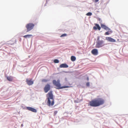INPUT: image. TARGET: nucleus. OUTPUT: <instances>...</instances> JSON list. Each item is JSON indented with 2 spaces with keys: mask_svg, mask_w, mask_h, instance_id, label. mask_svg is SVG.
<instances>
[{
  "mask_svg": "<svg viewBox=\"0 0 128 128\" xmlns=\"http://www.w3.org/2000/svg\"><path fill=\"white\" fill-rule=\"evenodd\" d=\"M104 102V100L101 98H96L89 102V105L93 107L98 106L103 104Z\"/></svg>",
  "mask_w": 128,
  "mask_h": 128,
  "instance_id": "obj_1",
  "label": "nucleus"
},
{
  "mask_svg": "<svg viewBox=\"0 0 128 128\" xmlns=\"http://www.w3.org/2000/svg\"><path fill=\"white\" fill-rule=\"evenodd\" d=\"M46 96L47 99L48 100L47 105L49 106H53L54 104V102L52 91H50L46 95Z\"/></svg>",
  "mask_w": 128,
  "mask_h": 128,
  "instance_id": "obj_2",
  "label": "nucleus"
},
{
  "mask_svg": "<svg viewBox=\"0 0 128 128\" xmlns=\"http://www.w3.org/2000/svg\"><path fill=\"white\" fill-rule=\"evenodd\" d=\"M105 45L104 41L103 40H100V36H98L96 42V48H102Z\"/></svg>",
  "mask_w": 128,
  "mask_h": 128,
  "instance_id": "obj_3",
  "label": "nucleus"
},
{
  "mask_svg": "<svg viewBox=\"0 0 128 128\" xmlns=\"http://www.w3.org/2000/svg\"><path fill=\"white\" fill-rule=\"evenodd\" d=\"M52 82L54 85L56 86L57 87L56 88L57 89L67 88L69 87L68 86H61V84L60 83V80H58L57 81L56 80H53Z\"/></svg>",
  "mask_w": 128,
  "mask_h": 128,
  "instance_id": "obj_4",
  "label": "nucleus"
},
{
  "mask_svg": "<svg viewBox=\"0 0 128 128\" xmlns=\"http://www.w3.org/2000/svg\"><path fill=\"white\" fill-rule=\"evenodd\" d=\"M34 26V24L33 23H30L27 24L26 26V32H28L32 30Z\"/></svg>",
  "mask_w": 128,
  "mask_h": 128,
  "instance_id": "obj_5",
  "label": "nucleus"
},
{
  "mask_svg": "<svg viewBox=\"0 0 128 128\" xmlns=\"http://www.w3.org/2000/svg\"><path fill=\"white\" fill-rule=\"evenodd\" d=\"M50 88V86L48 84H46L44 88V90L45 93H47Z\"/></svg>",
  "mask_w": 128,
  "mask_h": 128,
  "instance_id": "obj_6",
  "label": "nucleus"
},
{
  "mask_svg": "<svg viewBox=\"0 0 128 128\" xmlns=\"http://www.w3.org/2000/svg\"><path fill=\"white\" fill-rule=\"evenodd\" d=\"M27 84L29 86L32 85L34 84V81L32 80V79L26 78V80Z\"/></svg>",
  "mask_w": 128,
  "mask_h": 128,
  "instance_id": "obj_7",
  "label": "nucleus"
},
{
  "mask_svg": "<svg viewBox=\"0 0 128 128\" xmlns=\"http://www.w3.org/2000/svg\"><path fill=\"white\" fill-rule=\"evenodd\" d=\"M91 53L93 55L96 56L98 54V50L96 48L93 49L92 50Z\"/></svg>",
  "mask_w": 128,
  "mask_h": 128,
  "instance_id": "obj_8",
  "label": "nucleus"
},
{
  "mask_svg": "<svg viewBox=\"0 0 128 128\" xmlns=\"http://www.w3.org/2000/svg\"><path fill=\"white\" fill-rule=\"evenodd\" d=\"M106 40L110 42H115L116 41V40H115L110 37H106Z\"/></svg>",
  "mask_w": 128,
  "mask_h": 128,
  "instance_id": "obj_9",
  "label": "nucleus"
},
{
  "mask_svg": "<svg viewBox=\"0 0 128 128\" xmlns=\"http://www.w3.org/2000/svg\"><path fill=\"white\" fill-rule=\"evenodd\" d=\"M101 26L102 28L107 31L108 30H110V28L104 24H101Z\"/></svg>",
  "mask_w": 128,
  "mask_h": 128,
  "instance_id": "obj_10",
  "label": "nucleus"
},
{
  "mask_svg": "<svg viewBox=\"0 0 128 128\" xmlns=\"http://www.w3.org/2000/svg\"><path fill=\"white\" fill-rule=\"evenodd\" d=\"M26 108L28 110L33 112H36V109L32 107H27Z\"/></svg>",
  "mask_w": 128,
  "mask_h": 128,
  "instance_id": "obj_11",
  "label": "nucleus"
},
{
  "mask_svg": "<svg viewBox=\"0 0 128 128\" xmlns=\"http://www.w3.org/2000/svg\"><path fill=\"white\" fill-rule=\"evenodd\" d=\"M95 26L93 27V29L94 30H96L98 29V30H100V29L101 28L98 24H95Z\"/></svg>",
  "mask_w": 128,
  "mask_h": 128,
  "instance_id": "obj_12",
  "label": "nucleus"
},
{
  "mask_svg": "<svg viewBox=\"0 0 128 128\" xmlns=\"http://www.w3.org/2000/svg\"><path fill=\"white\" fill-rule=\"evenodd\" d=\"M60 68H67L68 67V66L66 64H63L60 65Z\"/></svg>",
  "mask_w": 128,
  "mask_h": 128,
  "instance_id": "obj_13",
  "label": "nucleus"
},
{
  "mask_svg": "<svg viewBox=\"0 0 128 128\" xmlns=\"http://www.w3.org/2000/svg\"><path fill=\"white\" fill-rule=\"evenodd\" d=\"M107 31H108V32H106L104 34L105 35H108L112 33V32L111 30L110 29V30H108Z\"/></svg>",
  "mask_w": 128,
  "mask_h": 128,
  "instance_id": "obj_14",
  "label": "nucleus"
},
{
  "mask_svg": "<svg viewBox=\"0 0 128 128\" xmlns=\"http://www.w3.org/2000/svg\"><path fill=\"white\" fill-rule=\"evenodd\" d=\"M7 78L8 80L10 82L12 81L13 80V77L11 76H7Z\"/></svg>",
  "mask_w": 128,
  "mask_h": 128,
  "instance_id": "obj_15",
  "label": "nucleus"
},
{
  "mask_svg": "<svg viewBox=\"0 0 128 128\" xmlns=\"http://www.w3.org/2000/svg\"><path fill=\"white\" fill-rule=\"evenodd\" d=\"M76 59V58L75 56H72L71 57V60L72 61L74 62L75 61Z\"/></svg>",
  "mask_w": 128,
  "mask_h": 128,
  "instance_id": "obj_16",
  "label": "nucleus"
},
{
  "mask_svg": "<svg viewBox=\"0 0 128 128\" xmlns=\"http://www.w3.org/2000/svg\"><path fill=\"white\" fill-rule=\"evenodd\" d=\"M32 36V35L31 34H28L23 36V37L25 38H30L31 36Z\"/></svg>",
  "mask_w": 128,
  "mask_h": 128,
  "instance_id": "obj_17",
  "label": "nucleus"
},
{
  "mask_svg": "<svg viewBox=\"0 0 128 128\" xmlns=\"http://www.w3.org/2000/svg\"><path fill=\"white\" fill-rule=\"evenodd\" d=\"M54 62L55 63H58L59 62V61L58 60L55 59V60H54Z\"/></svg>",
  "mask_w": 128,
  "mask_h": 128,
  "instance_id": "obj_18",
  "label": "nucleus"
},
{
  "mask_svg": "<svg viewBox=\"0 0 128 128\" xmlns=\"http://www.w3.org/2000/svg\"><path fill=\"white\" fill-rule=\"evenodd\" d=\"M92 14L90 12H88L86 14V15L87 16H91L92 15Z\"/></svg>",
  "mask_w": 128,
  "mask_h": 128,
  "instance_id": "obj_19",
  "label": "nucleus"
},
{
  "mask_svg": "<svg viewBox=\"0 0 128 128\" xmlns=\"http://www.w3.org/2000/svg\"><path fill=\"white\" fill-rule=\"evenodd\" d=\"M67 36V34H62L60 36V37H62L64 36Z\"/></svg>",
  "mask_w": 128,
  "mask_h": 128,
  "instance_id": "obj_20",
  "label": "nucleus"
},
{
  "mask_svg": "<svg viewBox=\"0 0 128 128\" xmlns=\"http://www.w3.org/2000/svg\"><path fill=\"white\" fill-rule=\"evenodd\" d=\"M48 80L46 79H43L42 80V82H46L48 81Z\"/></svg>",
  "mask_w": 128,
  "mask_h": 128,
  "instance_id": "obj_21",
  "label": "nucleus"
},
{
  "mask_svg": "<svg viewBox=\"0 0 128 128\" xmlns=\"http://www.w3.org/2000/svg\"><path fill=\"white\" fill-rule=\"evenodd\" d=\"M57 113L58 111H55L54 112V116H55Z\"/></svg>",
  "mask_w": 128,
  "mask_h": 128,
  "instance_id": "obj_22",
  "label": "nucleus"
},
{
  "mask_svg": "<svg viewBox=\"0 0 128 128\" xmlns=\"http://www.w3.org/2000/svg\"><path fill=\"white\" fill-rule=\"evenodd\" d=\"M86 85L87 86H90V83L89 82H87L86 84Z\"/></svg>",
  "mask_w": 128,
  "mask_h": 128,
  "instance_id": "obj_23",
  "label": "nucleus"
},
{
  "mask_svg": "<svg viewBox=\"0 0 128 128\" xmlns=\"http://www.w3.org/2000/svg\"><path fill=\"white\" fill-rule=\"evenodd\" d=\"M99 0H95V2H97Z\"/></svg>",
  "mask_w": 128,
  "mask_h": 128,
  "instance_id": "obj_24",
  "label": "nucleus"
},
{
  "mask_svg": "<svg viewBox=\"0 0 128 128\" xmlns=\"http://www.w3.org/2000/svg\"><path fill=\"white\" fill-rule=\"evenodd\" d=\"M87 80H88V81L89 80V78L88 77H87Z\"/></svg>",
  "mask_w": 128,
  "mask_h": 128,
  "instance_id": "obj_25",
  "label": "nucleus"
},
{
  "mask_svg": "<svg viewBox=\"0 0 128 128\" xmlns=\"http://www.w3.org/2000/svg\"><path fill=\"white\" fill-rule=\"evenodd\" d=\"M21 126H23V124H21Z\"/></svg>",
  "mask_w": 128,
  "mask_h": 128,
  "instance_id": "obj_26",
  "label": "nucleus"
}]
</instances>
